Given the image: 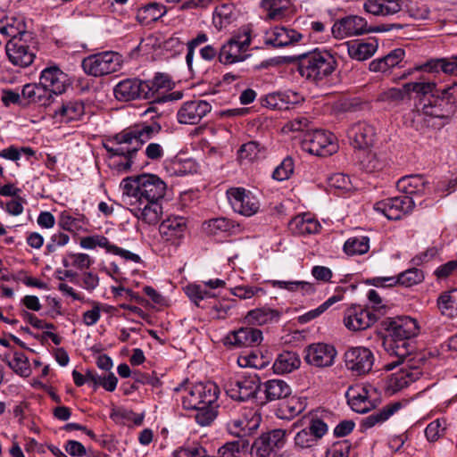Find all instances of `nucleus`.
Masks as SVG:
<instances>
[{
  "label": "nucleus",
  "mask_w": 457,
  "mask_h": 457,
  "mask_svg": "<svg viewBox=\"0 0 457 457\" xmlns=\"http://www.w3.org/2000/svg\"><path fill=\"white\" fill-rule=\"evenodd\" d=\"M288 228L293 234L305 235L317 233L320 224L310 214H302L294 217L288 223Z\"/></svg>",
  "instance_id": "nucleus-37"
},
{
  "label": "nucleus",
  "mask_w": 457,
  "mask_h": 457,
  "mask_svg": "<svg viewBox=\"0 0 457 457\" xmlns=\"http://www.w3.org/2000/svg\"><path fill=\"white\" fill-rule=\"evenodd\" d=\"M29 39V37L10 39L6 44V54L14 65L24 68L33 62L35 52L27 44Z\"/></svg>",
  "instance_id": "nucleus-18"
},
{
  "label": "nucleus",
  "mask_w": 457,
  "mask_h": 457,
  "mask_svg": "<svg viewBox=\"0 0 457 457\" xmlns=\"http://www.w3.org/2000/svg\"><path fill=\"white\" fill-rule=\"evenodd\" d=\"M370 249V238L366 236L352 237L344 245V251L348 255L363 254Z\"/></svg>",
  "instance_id": "nucleus-47"
},
{
  "label": "nucleus",
  "mask_w": 457,
  "mask_h": 457,
  "mask_svg": "<svg viewBox=\"0 0 457 457\" xmlns=\"http://www.w3.org/2000/svg\"><path fill=\"white\" fill-rule=\"evenodd\" d=\"M405 94L406 92L404 91L403 88L399 89L393 87L386 91L381 92L378 96V101L388 104H396L403 99Z\"/></svg>",
  "instance_id": "nucleus-63"
},
{
  "label": "nucleus",
  "mask_w": 457,
  "mask_h": 457,
  "mask_svg": "<svg viewBox=\"0 0 457 457\" xmlns=\"http://www.w3.org/2000/svg\"><path fill=\"white\" fill-rule=\"evenodd\" d=\"M347 135L353 148L366 149L373 145L376 132L372 125L359 121L349 128Z\"/></svg>",
  "instance_id": "nucleus-24"
},
{
  "label": "nucleus",
  "mask_w": 457,
  "mask_h": 457,
  "mask_svg": "<svg viewBox=\"0 0 457 457\" xmlns=\"http://www.w3.org/2000/svg\"><path fill=\"white\" fill-rule=\"evenodd\" d=\"M187 228L186 220L180 216L169 217L159 227L160 233L166 241H174L181 238Z\"/></svg>",
  "instance_id": "nucleus-30"
},
{
  "label": "nucleus",
  "mask_w": 457,
  "mask_h": 457,
  "mask_svg": "<svg viewBox=\"0 0 457 457\" xmlns=\"http://www.w3.org/2000/svg\"><path fill=\"white\" fill-rule=\"evenodd\" d=\"M63 265L66 268L74 267L79 270L88 269L94 262L93 259L87 253H69L63 258Z\"/></svg>",
  "instance_id": "nucleus-50"
},
{
  "label": "nucleus",
  "mask_w": 457,
  "mask_h": 457,
  "mask_svg": "<svg viewBox=\"0 0 457 457\" xmlns=\"http://www.w3.org/2000/svg\"><path fill=\"white\" fill-rule=\"evenodd\" d=\"M383 346L388 354L397 358V361L386 364L387 370L395 369L400 363L404 365L399 373L395 374L391 379L396 386H407L410 383L419 378L420 371L418 369H411V360H408L405 363V359L413 350V345L410 340L386 336L383 340Z\"/></svg>",
  "instance_id": "nucleus-4"
},
{
  "label": "nucleus",
  "mask_w": 457,
  "mask_h": 457,
  "mask_svg": "<svg viewBox=\"0 0 457 457\" xmlns=\"http://www.w3.org/2000/svg\"><path fill=\"white\" fill-rule=\"evenodd\" d=\"M85 112V107L82 102L71 100L63 102L54 110L55 117H59L61 122H70L79 120Z\"/></svg>",
  "instance_id": "nucleus-38"
},
{
  "label": "nucleus",
  "mask_w": 457,
  "mask_h": 457,
  "mask_svg": "<svg viewBox=\"0 0 457 457\" xmlns=\"http://www.w3.org/2000/svg\"><path fill=\"white\" fill-rule=\"evenodd\" d=\"M387 331L386 337L410 340L419 333V326L416 320L411 317H403L397 320L388 319L384 321Z\"/></svg>",
  "instance_id": "nucleus-22"
},
{
  "label": "nucleus",
  "mask_w": 457,
  "mask_h": 457,
  "mask_svg": "<svg viewBox=\"0 0 457 457\" xmlns=\"http://www.w3.org/2000/svg\"><path fill=\"white\" fill-rule=\"evenodd\" d=\"M280 319V312L270 307H261L251 310L245 315V322L248 325L262 326L278 322Z\"/></svg>",
  "instance_id": "nucleus-34"
},
{
  "label": "nucleus",
  "mask_w": 457,
  "mask_h": 457,
  "mask_svg": "<svg viewBox=\"0 0 457 457\" xmlns=\"http://www.w3.org/2000/svg\"><path fill=\"white\" fill-rule=\"evenodd\" d=\"M294 167L293 159L291 157H286L274 170L272 174L273 179L278 181L288 179L293 174Z\"/></svg>",
  "instance_id": "nucleus-59"
},
{
  "label": "nucleus",
  "mask_w": 457,
  "mask_h": 457,
  "mask_svg": "<svg viewBox=\"0 0 457 457\" xmlns=\"http://www.w3.org/2000/svg\"><path fill=\"white\" fill-rule=\"evenodd\" d=\"M367 21L358 15H349L337 20L332 29L334 37L342 39L347 37L367 33Z\"/></svg>",
  "instance_id": "nucleus-19"
},
{
  "label": "nucleus",
  "mask_w": 457,
  "mask_h": 457,
  "mask_svg": "<svg viewBox=\"0 0 457 457\" xmlns=\"http://www.w3.org/2000/svg\"><path fill=\"white\" fill-rule=\"evenodd\" d=\"M402 0H366L364 10L377 16H387L397 13L402 10Z\"/></svg>",
  "instance_id": "nucleus-31"
},
{
  "label": "nucleus",
  "mask_w": 457,
  "mask_h": 457,
  "mask_svg": "<svg viewBox=\"0 0 457 457\" xmlns=\"http://www.w3.org/2000/svg\"><path fill=\"white\" fill-rule=\"evenodd\" d=\"M303 35L293 29L275 27L265 43L274 47H283L299 42Z\"/></svg>",
  "instance_id": "nucleus-29"
},
{
  "label": "nucleus",
  "mask_w": 457,
  "mask_h": 457,
  "mask_svg": "<svg viewBox=\"0 0 457 457\" xmlns=\"http://www.w3.org/2000/svg\"><path fill=\"white\" fill-rule=\"evenodd\" d=\"M337 351L333 345L318 343L309 345L305 349L304 360L310 365L323 368L334 363Z\"/></svg>",
  "instance_id": "nucleus-20"
},
{
  "label": "nucleus",
  "mask_w": 457,
  "mask_h": 457,
  "mask_svg": "<svg viewBox=\"0 0 457 457\" xmlns=\"http://www.w3.org/2000/svg\"><path fill=\"white\" fill-rule=\"evenodd\" d=\"M228 198L233 210L245 216H252L260 208L258 199L245 188H230L228 191Z\"/></svg>",
  "instance_id": "nucleus-14"
},
{
  "label": "nucleus",
  "mask_w": 457,
  "mask_h": 457,
  "mask_svg": "<svg viewBox=\"0 0 457 457\" xmlns=\"http://www.w3.org/2000/svg\"><path fill=\"white\" fill-rule=\"evenodd\" d=\"M262 340V333L258 328H241L226 337L225 344L233 346H252L259 345Z\"/></svg>",
  "instance_id": "nucleus-26"
},
{
  "label": "nucleus",
  "mask_w": 457,
  "mask_h": 457,
  "mask_svg": "<svg viewBox=\"0 0 457 457\" xmlns=\"http://www.w3.org/2000/svg\"><path fill=\"white\" fill-rule=\"evenodd\" d=\"M216 287H183L185 294L198 307H204L201 303L217 296L213 291Z\"/></svg>",
  "instance_id": "nucleus-48"
},
{
  "label": "nucleus",
  "mask_w": 457,
  "mask_h": 457,
  "mask_svg": "<svg viewBox=\"0 0 457 457\" xmlns=\"http://www.w3.org/2000/svg\"><path fill=\"white\" fill-rule=\"evenodd\" d=\"M184 388L182 406L186 410L195 411V421L201 426L210 425L217 417V400L220 388L212 382H199L189 386H181L177 391Z\"/></svg>",
  "instance_id": "nucleus-1"
},
{
  "label": "nucleus",
  "mask_w": 457,
  "mask_h": 457,
  "mask_svg": "<svg viewBox=\"0 0 457 457\" xmlns=\"http://www.w3.org/2000/svg\"><path fill=\"white\" fill-rule=\"evenodd\" d=\"M79 245L82 248L85 249H95L96 246H99L104 248L108 253L111 243L107 237L102 235H95L81 238Z\"/></svg>",
  "instance_id": "nucleus-58"
},
{
  "label": "nucleus",
  "mask_w": 457,
  "mask_h": 457,
  "mask_svg": "<svg viewBox=\"0 0 457 457\" xmlns=\"http://www.w3.org/2000/svg\"><path fill=\"white\" fill-rule=\"evenodd\" d=\"M162 130V126L153 121L141 123L116 134L104 147L110 154V159L120 156L133 159L139 147L155 137Z\"/></svg>",
  "instance_id": "nucleus-2"
},
{
  "label": "nucleus",
  "mask_w": 457,
  "mask_h": 457,
  "mask_svg": "<svg viewBox=\"0 0 457 457\" xmlns=\"http://www.w3.org/2000/svg\"><path fill=\"white\" fill-rule=\"evenodd\" d=\"M249 443L245 439H238L228 442L218 450V454L220 457H238L241 452L246 450Z\"/></svg>",
  "instance_id": "nucleus-52"
},
{
  "label": "nucleus",
  "mask_w": 457,
  "mask_h": 457,
  "mask_svg": "<svg viewBox=\"0 0 457 457\" xmlns=\"http://www.w3.org/2000/svg\"><path fill=\"white\" fill-rule=\"evenodd\" d=\"M403 89L406 92V94L411 92L418 94L419 96H421L420 99L428 98L429 95L436 94V92H439L438 90L436 89L435 83L425 81L406 83L403 86Z\"/></svg>",
  "instance_id": "nucleus-51"
},
{
  "label": "nucleus",
  "mask_w": 457,
  "mask_h": 457,
  "mask_svg": "<svg viewBox=\"0 0 457 457\" xmlns=\"http://www.w3.org/2000/svg\"><path fill=\"white\" fill-rule=\"evenodd\" d=\"M122 62V56L120 54L106 51L84 58L81 66L87 75L101 77L118 71Z\"/></svg>",
  "instance_id": "nucleus-7"
},
{
  "label": "nucleus",
  "mask_w": 457,
  "mask_h": 457,
  "mask_svg": "<svg viewBox=\"0 0 457 457\" xmlns=\"http://www.w3.org/2000/svg\"><path fill=\"white\" fill-rule=\"evenodd\" d=\"M453 87H447L431 94L428 98L420 99L417 105L419 117L423 116V120L428 127L441 128L443 120L449 119L455 110V98L453 96Z\"/></svg>",
  "instance_id": "nucleus-3"
},
{
  "label": "nucleus",
  "mask_w": 457,
  "mask_h": 457,
  "mask_svg": "<svg viewBox=\"0 0 457 457\" xmlns=\"http://www.w3.org/2000/svg\"><path fill=\"white\" fill-rule=\"evenodd\" d=\"M445 429V421L436 420L427 426L425 429L426 437L428 441L435 442L442 436Z\"/></svg>",
  "instance_id": "nucleus-61"
},
{
  "label": "nucleus",
  "mask_w": 457,
  "mask_h": 457,
  "mask_svg": "<svg viewBox=\"0 0 457 457\" xmlns=\"http://www.w3.org/2000/svg\"><path fill=\"white\" fill-rule=\"evenodd\" d=\"M415 206L413 199L408 195H401L381 200L374 204V210L382 213L388 220H400L403 215L411 212Z\"/></svg>",
  "instance_id": "nucleus-12"
},
{
  "label": "nucleus",
  "mask_w": 457,
  "mask_h": 457,
  "mask_svg": "<svg viewBox=\"0 0 457 457\" xmlns=\"http://www.w3.org/2000/svg\"><path fill=\"white\" fill-rule=\"evenodd\" d=\"M266 147L257 141H249L243 144L237 151L238 159L253 162L265 155Z\"/></svg>",
  "instance_id": "nucleus-43"
},
{
  "label": "nucleus",
  "mask_w": 457,
  "mask_h": 457,
  "mask_svg": "<svg viewBox=\"0 0 457 457\" xmlns=\"http://www.w3.org/2000/svg\"><path fill=\"white\" fill-rule=\"evenodd\" d=\"M233 227L232 222L226 218H215L203 223V229L208 235H217L220 232H227Z\"/></svg>",
  "instance_id": "nucleus-54"
},
{
  "label": "nucleus",
  "mask_w": 457,
  "mask_h": 457,
  "mask_svg": "<svg viewBox=\"0 0 457 457\" xmlns=\"http://www.w3.org/2000/svg\"><path fill=\"white\" fill-rule=\"evenodd\" d=\"M262 388L261 378L257 374L243 376L234 382H231L227 389V395L236 401H247L256 398Z\"/></svg>",
  "instance_id": "nucleus-11"
},
{
  "label": "nucleus",
  "mask_w": 457,
  "mask_h": 457,
  "mask_svg": "<svg viewBox=\"0 0 457 457\" xmlns=\"http://www.w3.org/2000/svg\"><path fill=\"white\" fill-rule=\"evenodd\" d=\"M208 41V37L205 33L200 32L195 37L189 40L187 44V53L186 55V62L188 68L192 69L193 59L195 55V49L199 46L205 44Z\"/></svg>",
  "instance_id": "nucleus-60"
},
{
  "label": "nucleus",
  "mask_w": 457,
  "mask_h": 457,
  "mask_svg": "<svg viewBox=\"0 0 457 457\" xmlns=\"http://www.w3.org/2000/svg\"><path fill=\"white\" fill-rule=\"evenodd\" d=\"M348 404L352 410L359 413H366L373 408L368 398V391L364 386H350L345 393Z\"/></svg>",
  "instance_id": "nucleus-28"
},
{
  "label": "nucleus",
  "mask_w": 457,
  "mask_h": 457,
  "mask_svg": "<svg viewBox=\"0 0 457 457\" xmlns=\"http://www.w3.org/2000/svg\"><path fill=\"white\" fill-rule=\"evenodd\" d=\"M251 44L250 32L246 29L240 34L232 36L219 50L218 60L225 65L244 62L249 55L246 54Z\"/></svg>",
  "instance_id": "nucleus-8"
},
{
  "label": "nucleus",
  "mask_w": 457,
  "mask_h": 457,
  "mask_svg": "<svg viewBox=\"0 0 457 457\" xmlns=\"http://www.w3.org/2000/svg\"><path fill=\"white\" fill-rule=\"evenodd\" d=\"M211 111L212 105L207 101H187L179 109L177 120L180 124H198Z\"/></svg>",
  "instance_id": "nucleus-17"
},
{
  "label": "nucleus",
  "mask_w": 457,
  "mask_h": 457,
  "mask_svg": "<svg viewBox=\"0 0 457 457\" xmlns=\"http://www.w3.org/2000/svg\"><path fill=\"white\" fill-rule=\"evenodd\" d=\"M312 274L317 280L322 282H329L332 284H346L350 283L351 286H355L356 283H359L357 280H353V275H345L339 279H331L332 278V271L324 266H314L312 270Z\"/></svg>",
  "instance_id": "nucleus-45"
},
{
  "label": "nucleus",
  "mask_w": 457,
  "mask_h": 457,
  "mask_svg": "<svg viewBox=\"0 0 457 457\" xmlns=\"http://www.w3.org/2000/svg\"><path fill=\"white\" fill-rule=\"evenodd\" d=\"M148 86L139 79H127L119 82L113 89L114 96L119 101L129 102L139 98L148 99Z\"/></svg>",
  "instance_id": "nucleus-16"
},
{
  "label": "nucleus",
  "mask_w": 457,
  "mask_h": 457,
  "mask_svg": "<svg viewBox=\"0 0 457 457\" xmlns=\"http://www.w3.org/2000/svg\"><path fill=\"white\" fill-rule=\"evenodd\" d=\"M22 96L29 103L40 106L49 105L53 101V95L39 81L38 84H27L22 88Z\"/></svg>",
  "instance_id": "nucleus-33"
},
{
  "label": "nucleus",
  "mask_w": 457,
  "mask_h": 457,
  "mask_svg": "<svg viewBox=\"0 0 457 457\" xmlns=\"http://www.w3.org/2000/svg\"><path fill=\"white\" fill-rule=\"evenodd\" d=\"M286 435L287 431L282 428H275L262 433L252 445V451L255 457L275 456L276 452L284 447Z\"/></svg>",
  "instance_id": "nucleus-10"
},
{
  "label": "nucleus",
  "mask_w": 457,
  "mask_h": 457,
  "mask_svg": "<svg viewBox=\"0 0 457 457\" xmlns=\"http://www.w3.org/2000/svg\"><path fill=\"white\" fill-rule=\"evenodd\" d=\"M125 202L159 201L166 191V184L156 175L143 174L134 179L126 178L120 184Z\"/></svg>",
  "instance_id": "nucleus-5"
},
{
  "label": "nucleus",
  "mask_w": 457,
  "mask_h": 457,
  "mask_svg": "<svg viewBox=\"0 0 457 457\" xmlns=\"http://www.w3.org/2000/svg\"><path fill=\"white\" fill-rule=\"evenodd\" d=\"M396 187L400 192L412 198L413 195L421 196L429 190V182L420 174H411L401 178Z\"/></svg>",
  "instance_id": "nucleus-25"
},
{
  "label": "nucleus",
  "mask_w": 457,
  "mask_h": 457,
  "mask_svg": "<svg viewBox=\"0 0 457 457\" xmlns=\"http://www.w3.org/2000/svg\"><path fill=\"white\" fill-rule=\"evenodd\" d=\"M261 390L265 395L266 402L285 399L291 395V387L282 379H270L262 384Z\"/></svg>",
  "instance_id": "nucleus-35"
},
{
  "label": "nucleus",
  "mask_w": 457,
  "mask_h": 457,
  "mask_svg": "<svg viewBox=\"0 0 457 457\" xmlns=\"http://www.w3.org/2000/svg\"><path fill=\"white\" fill-rule=\"evenodd\" d=\"M344 358L346 368L358 376L369 373L374 364L373 353L363 346L349 348L345 353Z\"/></svg>",
  "instance_id": "nucleus-13"
},
{
  "label": "nucleus",
  "mask_w": 457,
  "mask_h": 457,
  "mask_svg": "<svg viewBox=\"0 0 457 457\" xmlns=\"http://www.w3.org/2000/svg\"><path fill=\"white\" fill-rule=\"evenodd\" d=\"M262 422L261 413L254 409H244L242 417L232 420L229 423L230 426L237 429L244 436L252 435L254 433Z\"/></svg>",
  "instance_id": "nucleus-27"
},
{
  "label": "nucleus",
  "mask_w": 457,
  "mask_h": 457,
  "mask_svg": "<svg viewBox=\"0 0 457 457\" xmlns=\"http://www.w3.org/2000/svg\"><path fill=\"white\" fill-rule=\"evenodd\" d=\"M424 279L423 272L416 268L407 270L398 277L399 286H417Z\"/></svg>",
  "instance_id": "nucleus-55"
},
{
  "label": "nucleus",
  "mask_w": 457,
  "mask_h": 457,
  "mask_svg": "<svg viewBox=\"0 0 457 457\" xmlns=\"http://www.w3.org/2000/svg\"><path fill=\"white\" fill-rule=\"evenodd\" d=\"M129 205L130 212L146 224H156L162 212V205L159 201H140L125 202Z\"/></svg>",
  "instance_id": "nucleus-21"
},
{
  "label": "nucleus",
  "mask_w": 457,
  "mask_h": 457,
  "mask_svg": "<svg viewBox=\"0 0 457 457\" xmlns=\"http://www.w3.org/2000/svg\"><path fill=\"white\" fill-rule=\"evenodd\" d=\"M347 53L352 59L357 61H365L370 58L377 51L378 41L372 39L369 42L352 41L345 43Z\"/></svg>",
  "instance_id": "nucleus-36"
},
{
  "label": "nucleus",
  "mask_w": 457,
  "mask_h": 457,
  "mask_svg": "<svg viewBox=\"0 0 457 457\" xmlns=\"http://www.w3.org/2000/svg\"><path fill=\"white\" fill-rule=\"evenodd\" d=\"M262 5L270 20H281L290 5V0H262Z\"/></svg>",
  "instance_id": "nucleus-44"
},
{
  "label": "nucleus",
  "mask_w": 457,
  "mask_h": 457,
  "mask_svg": "<svg viewBox=\"0 0 457 457\" xmlns=\"http://www.w3.org/2000/svg\"><path fill=\"white\" fill-rule=\"evenodd\" d=\"M337 61L327 50L315 49L299 57L298 71L306 79L319 83L336 70Z\"/></svg>",
  "instance_id": "nucleus-6"
},
{
  "label": "nucleus",
  "mask_w": 457,
  "mask_h": 457,
  "mask_svg": "<svg viewBox=\"0 0 457 457\" xmlns=\"http://www.w3.org/2000/svg\"><path fill=\"white\" fill-rule=\"evenodd\" d=\"M299 355L292 351H284L276 358L272 369L276 374H287L300 367Z\"/></svg>",
  "instance_id": "nucleus-39"
},
{
  "label": "nucleus",
  "mask_w": 457,
  "mask_h": 457,
  "mask_svg": "<svg viewBox=\"0 0 457 457\" xmlns=\"http://www.w3.org/2000/svg\"><path fill=\"white\" fill-rule=\"evenodd\" d=\"M402 407L400 402H395L384 406L382 409L371 413L361 420V427L370 428L378 424H382Z\"/></svg>",
  "instance_id": "nucleus-41"
},
{
  "label": "nucleus",
  "mask_w": 457,
  "mask_h": 457,
  "mask_svg": "<svg viewBox=\"0 0 457 457\" xmlns=\"http://www.w3.org/2000/svg\"><path fill=\"white\" fill-rule=\"evenodd\" d=\"M149 87L147 93L148 99L158 97L156 95L161 88H168L170 85V80L168 76L158 74L152 80H144Z\"/></svg>",
  "instance_id": "nucleus-56"
},
{
  "label": "nucleus",
  "mask_w": 457,
  "mask_h": 457,
  "mask_svg": "<svg viewBox=\"0 0 457 457\" xmlns=\"http://www.w3.org/2000/svg\"><path fill=\"white\" fill-rule=\"evenodd\" d=\"M58 224L64 230L74 232L81 229L87 224V219L83 215L73 217L69 212L64 211L59 217Z\"/></svg>",
  "instance_id": "nucleus-49"
},
{
  "label": "nucleus",
  "mask_w": 457,
  "mask_h": 457,
  "mask_svg": "<svg viewBox=\"0 0 457 457\" xmlns=\"http://www.w3.org/2000/svg\"><path fill=\"white\" fill-rule=\"evenodd\" d=\"M420 69L430 72L443 71L445 74L456 76L453 57L433 59L425 63Z\"/></svg>",
  "instance_id": "nucleus-46"
},
{
  "label": "nucleus",
  "mask_w": 457,
  "mask_h": 457,
  "mask_svg": "<svg viewBox=\"0 0 457 457\" xmlns=\"http://www.w3.org/2000/svg\"><path fill=\"white\" fill-rule=\"evenodd\" d=\"M39 80L52 95H60L71 85L68 75L58 66H50L41 71Z\"/></svg>",
  "instance_id": "nucleus-23"
},
{
  "label": "nucleus",
  "mask_w": 457,
  "mask_h": 457,
  "mask_svg": "<svg viewBox=\"0 0 457 457\" xmlns=\"http://www.w3.org/2000/svg\"><path fill=\"white\" fill-rule=\"evenodd\" d=\"M301 145L303 151L321 157L332 155L338 148L332 133L319 129L305 133Z\"/></svg>",
  "instance_id": "nucleus-9"
},
{
  "label": "nucleus",
  "mask_w": 457,
  "mask_h": 457,
  "mask_svg": "<svg viewBox=\"0 0 457 457\" xmlns=\"http://www.w3.org/2000/svg\"><path fill=\"white\" fill-rule=\"evenodd\" d=\"M8 365L21 376L28 377L30 374L29 359L23 353L14 352L12 359L8 361Z\"/></svg>",
  "instance_id": "nucleus-53"
},
{
  "label": "nucleus",
  "mask_w": 457,
  "mask_h": 457,
  "mask_svg": "<svg viewBox=\"0 0 457 457\" xmlns=\"http://www.w3.org/2000/svg\"><path fill=\"white\" fill-rule=\"evenodd\" d=\"M351 444L347 440L337 442L327 452L326 457H348Z\"/></svg>",
  "instance_id": "nucleus-64"
},
{
  "label": "nucleus",
  "mask_w": 457,
  "mask_h": 457,
  "mask_svg": "<svg viewBox=\"0 0 457 457\" xmlns=\"http://www.w3.org/2000/svg\"><path fill=\"white\" fill-rule=\"evenodd\" d=\"M378 320L377 313L367 308L354 305L345 310L344 324L350 330L359 331L370 328Z\"/></svg>",
  "instance_id": "nucleus-15"
},
{
  "label": "nucleus",
  "mask_w": 457,
  "mask_h": 457,
  "mask_svg": "<svg viewBox=\"0 0 457 457\" xmlns=\"http://www.w3.org/2000/svg\"><path fill=\"white\" fill-rule=\"evenodd\" d=\"M0 32L15 38H32L31 33L26 30V24L22 17H8L0 19Z\"/></svg>",
  "instance_id": "nucleus-32"
},
{
  "label": "nucleus",
  "mask_w": 457,
  "mask_h": 457,
  "mask_svg": "<svg viewBox=\"0 0 457 457\" xmlns=\"http://www.w3.org/2000/svg\"><path fill=\"white\" fill-rule=\"evenodd\" d=\"M441 314L449 318L457 315V287L443 292L436 301Z\"/></svg>",
  "instance_id": "nucleus-42"
},
{
  "label": "nucleus",
  "mask_w": 457,
  "mask_h": 457,
  "mask_svg": "<svg viewBox=\"0 0 457 457\" xmlns=\"http://www.w3.org/2000/svg\"><path fill=\"white\" fill-rule=\"evenodd\" d=\"M317 444L315 437L308 428H303L296 433L295 436V445L300 449L312 447Z\"/></svg>",
  "instance_id": "nucleus-62"
},
{
  "label": "nucleus",
  "mask_w": 457,
  "mask_h": 457,
  "mask_svg": "<svg viewBox=\"0 0 457 457\" xmlns=\"http://www.w3.org/2000/svg\"><path fill=\"white\" fill-rule=\"evenodd\" d=\"M405 52L402 48H396L382 58L373 60L370 63V71L373 72H386L391 68L398 65L403 59Z\"/></svg>",
  "instance_id": "nucleus-40"
},
{
  "label": "nucleus",
  "mask_w": 457,
  "mask_h": 457,
  "mask_svg": "<svg viewBox=\"0 0 457 457\" xmlns=\"http://www.w3.org/2000/svg\"><path fill=\"white\" fill-rule=\"evenodd\" d=\"M174 457H206V450L199 443H192L177 449Z\"/></svg>",
  "instance_id": "nucleus-57"
}]
</instances>
